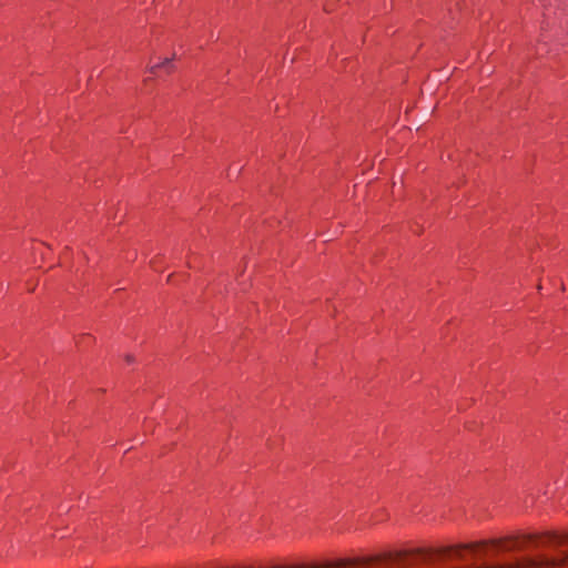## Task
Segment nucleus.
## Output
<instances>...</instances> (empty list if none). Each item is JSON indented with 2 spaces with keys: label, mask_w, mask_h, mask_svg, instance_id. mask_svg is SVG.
Returning <instances> with one entry per match:
<instances>
[{
  "label": "nucleus",
  "mask_w": 568,
  "mask_h": 568,
  "mask_svg": "<svg viewBox=\"0 0 568 568\" xmlns=\"http://www.w3.org/2000/svg\"><path fill=\"white\" fill-rule=\"evenodd\" d=\"M485 545L484 544H471V545H460V546H457L455 548H448V549H445L444 551H450L453 550L454 551V557L456 558H463V551L468 549L470 550L473 554H476L477 550L481 547H484Z\"/></svg>",
  "instance_id": "obj_1"
},
{
  "label": "nucleus",
  "mask_w": 568,
  "mask_h": 568,
  "mask_svg": "<svg viewBox=\"0 0 568 568\" xmlns=\"http://www.w3.org/2000/svg\"><path fill=\"white\" fill-rule=\"evenodd\" d=\"M160 69H164L166 72H171V70L173 69L172 59L166 58L161 63L151 65L149 68V71L152 74H156L158 70H160Z\"/></svg>",
  "instance_id": "obj_2"
},
{
  "label": "nucleus",
  "mask_w": 568,
  "mask_h": 568,
  "mask_svg": "<svg viewBox=\"0 0 568 568\" xmlns=\"http://www.w3.org/2000/svg\"><path fill=\"white\" fill-rule=\"evenodd\" d=\"M398 557H406V555L399 554V555H398ZM405 560H406V558H403V559H402V558H398V562H399V564L406 565V561H405Z\"/></svg>",
  "instance_id": "obj_3"
},
{
  "label": "nucleus",
  "mask_w": 568,
  "mask_h": 568,
  "mask_svg": "<svg viewBox=\"0 0 568 568\" xmlns=\"http://www.w3.org/2000/svg\"><path fill=\"white\" fill-rule=\"evenodd\" d=\"M125 361H126L128 363H132V362H133V357H132L131 355H126V356H125Z\"/></svg>",
  "instance_id": "obj_4"
}]
</instances>
